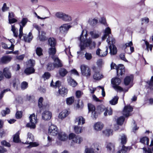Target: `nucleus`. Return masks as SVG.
Segmentation results:
<instances>
[{"mask_svg":"<svg viewBox=\"0 0 153 153\" xmlns=\"http://www.w3.org/2000/svg\"><path fill=\"white\" fill-rule=\"evenodd\" d=\"M93 77L95 80H100L103 77V75L101 72L98 71L95 72Z\"/></svg>","mask_w":153,"mask_h":153,"instance_id":"nucleus-15","label":"nucleus"},{"mask_svg":"<svg viewBox=\"0 0 153 153\" xmlns=\"http://www.w3.org/2000/svg\"><path fill=\"white\" fill-rule=\"evenodd\" d=\"M28 21V19L26 18H23L20 22V25H21L23 27H24L26 23H27Z\"/></svg>","mask_w":153,"mask_h":153,"instance_id":"nucleus-52","label":"nucleus"},{"mask_svg":"<svg viewBox=\"0 0 153 153\" xmlns=\"http://www.w3.org/2000/svg\"><path fill=\"white\" fill-rule=\"evenodd\" d=\"M121 82V80L119 78H115L112 79L111 80V83L113 85V87L115 90L118 91H123V88L119 86Z\"/></svg>","mask_w":153,"mask_h":153,"instance_id":"nucleus-5","label":"nucleus"},{"mask_svg":"<svg viewBox=\"0 0 153 153\" xmlns=\"http://www.w3.org/2000/svg\"><path fill=\"white\" fill-rule=\"evenodd\" d=\"M85 119L82 116H79L76 117L75 120V123L78 125H83L85 123Z\"/></svg>","mask_w":153,"mask_h":153,"instance_id":"nucleus-16","label":"nucleus"},{"mask_svg":"<svg viewBox=\"0 0 153 153\" xmlns=\"http://www.w3.org/2000/svg\"><path fill=\"white\" fill-rule=\"evenodd\" d=\"M13 141L16 143H18L19 142V133L17 132L13 137Z\"/></svg>","mask_w":153,"mask_h":153,"instance_id":"nucleus-47","label":"nucleus"},{"mask_svg":"<svg viewBox=\"0 0 153 153\" xmlns=\"http://www.w3.org/2000/svg\"><path fill=\"white\" fill-rule=\"evenodd\" d=\"M103 127V124L101 122H97L95 123L93 126L94 130L97 131H101Z\"/></svg>","mask_w":153,"mask_h":153,"instance_id":"nucleus-13","label":"nucleus"},{"mask_svg":"<svg viewBox=\"0 0 153 153\" xmlns=\"http://www.w3.org/2000/svg\"><path fill=\"white\" fill-rule=\"evenodd\" d=\"M88 107L89 112H91L92 116H93L95 118V108L94 105L91 104H88Z\"/></svg>","mask_w":153,"mask_h":153,"instance_id":"nucleus-25","label":"nucleus"},{"mask_svg":"<svg viewBox=\"0 0 153 153\" xmlns=\"http://www.w3.org/2000/svg\"><path fill=\"white\" fill-rule=\"evenodd\" d=\"M85 57L87 60H90L92 58L91 54L90 53H86L85 54Z\"/></svg>","mask_w":153,"mask_h":153,"instance_id":"nucleus-59","label":"nucleus"},{"mask_svg":"<svg viewBox=\"0 0 153 153\" xmlns=\"http://www.w3.org/2000/svg\"><path fill=\"white\" fill-rule=\"evenodd\" d=\"M117 76L120 77L124 74L125 69L124 65L122 64H120L117 68Z\"/></svg>","mask_w":153,"mask_h":153,"instance_id":"nucleus-11","label":"nucleus"},{"mask_svg":"<svg viewBox=\"0 0 153 153\" xmlns=\"http://www.w3.org/2000/svg\"><path fill=\"white\" fill-rule=\"evenodd\" d=\"M10 112V109L6 108L5 110H3L1 112V114L3 116H4L7 114H9Z\"/></svg>","mask_w":153,"mask_h":153,"instance_id":"nucleus-49","label":"nucleus"},{"mask_svg":"<svg viewBox=\"0 0 153 153\" xmlns=\"http://www.w3.org/2000/svg\"><path fill=\"white\" fill-rule=\"evenodd\" d=\"M52 58L54 60V65L56 68L62 66V64L61 61L59 58L55 56H52Z\"/></svg>","mask_w":153,"mask_h":153,"instance_id":"nucleus-12","label":"nucleus"},{"mask_svg":"<svg viewBox=\"0 0 153 153\" xmlns=\"http://www.w3.org/2000/svg\"><path fill=\"white\" fill-rule=\"evenodd\" d=\"M69 139L72 140V141L75 143H80L82 141V139L80 136L76 135L74 134L71 133L69 135Z\"/></svg>","mask_w":153,"mask_h":153,"instance_id":"nucleus-7","label":"nucleus"},{"mask_svg":"<svg viewBox=\"0 0 153 153\" xmlns=\"http://www.w3.org/2000/svg\"><path fill=\"white\" fill-rule=\"evenodd\" d=\"M121 143L122 144H125L127 141L126 136L124 134H123L120 136V138Z\"/></svg>","mask_w":153,"mask_h":153,"instance_id":"nucleus-34","label":"nucleus"},{"mask_svg":"<svg viewBox=\"0 0 153 153\" xmlns=\"http://www.w3.org/2000/svg\"><path fill=\"white\" fill-rule=\"evenodd\" d=\"M74 129L75 132L77 134L81 133L83 130L82 127L79 126H75Z\"/></svg>","mask_w":153,"mask_h":153,"instance_id":"nucleus-42","label":"nucleus"},{"mask_svg":"<svg viewBox=\"0 0 153 153\" xmlns=\"http://www.w3.org/2000/svg\"><path fill=\"white\" fill-rule=\"evenodd\" d=\"M68 73V71L64 68H62L59 70V74L60 76L62 77L65 76Z\"/></svg>","mask_w":153,"mask_h":153,"instance_id":"nucleus-31","label":"nucleus"},{"mask_svg":"<svg viewBox=\"0 0 153 153\" xmlns=\"http://www.w3.org/2000/svg\"><path fill=\"white\" fill-rule=\"evenodd\" d=\"M106 148L108 151L113 152L114 151V146L112 143L110 142H106Z\"/></svg>","mask_w":153,"mask_h":153,"instance_id":"nucleus-24","label":"nucleus"},{"mask_svg":"<svg viewBox=\"0 0 153 153\" xmlns=\"http://www.w3.org/2000/svg\"><path fill=\"white\" fill-rule=\"evenodd\" d=\"M49 45L51 47H55L56 43V40L53 38H50L48 39Z\"/></svg>","mask_w":153,"mask_h":153,"instance_id":"nucleus-30","label":"nucleus"},{"mask_svg":"<svg viewBox=\"0 0 153 153\" xmlns=\"http://www.w3.org/2000/svg\"><path fill=\"white\" fill-rule=\"evenodd\" d=\"M30 122L26 124V126L30 128L34 129L38 122L36 116L34 114L30 115L29 117Z\"/></svg>","mask_w":153,"mask_h":153,"instance_id":"nucleus-2","label":"nucleus"},{"mask_svg":"<svg viewBox=\"0 0 153 153\" xmlns=\"http://www.w3.org/2000/svg\"><path fill=\"white\" fill-rule=\"evenodd\" d=\"M27 87L28 83L25 81L23 82L21 84V88L22 90L25 89Z\"/></svg>","mask_w":153,"mask_h":153,"instance_id":"nucleus-48","label":"nucleus"},{"mask_svg":"<svg viewBox=\"0 0 153 153\" xmlns=\"http://www.w3.org/2000/svg\"><path fill=\"white\" fill-rule=\"evenodd\" d=\"M124 120V118L123 116L119 117L117 120V123L118 125H121L123 124Z\"/></svg>","mask_w":153,"mask_h":153,"instance_id":"nucleus-44","label":"nucleus"},{"mask_svg":"<svg viewBox=\"0 0 153 153\" xmlns=\"http://www.w3.org/2000/svg\"><path fill=\"white\" fill-rule=\"evenodd\" d=\"M80 69L81 73L83 76L87 78L90 77L91 74V70L88 66L84 65H81Z\"/></svg>","mask_w":153,"mask_h":153,"instance_id":"nucleus-4","label":"nucleus"},{"mask_svg":"<svg viewBox=\"0 0 153 153\" xmlns=\"http://www.w3.org/2000/svg\"><path fill=\"white\" fill-rule=\"evenodd\" d=\"M53 82L52 80L51 83L50 85L54 88H56L57 87H59L61 86L60 82L59 81H57L55 83V85L53 84Z\"/></svg>","mask_w":153,"mask_h":153,"instance_id":"nucleus-41","label":"nucleus"},{"mask_svg":"<svg viewBox=\"0 0 153 153\" xmlns=\"http://www.w3.org/2000/svg\"><path fill=\"white\" fill-rule=\"evenodd\" d=\"M70 27V26L67 24L62 25L59 27L60 31L62 33H66Z\"/></svg>","mask_w":153,"mask_h":153,"instance_id":"nucleus-17","label":"nucleus"},{"mask_svg":"<svg viewBox=\"0 0 153 153\" xmlns=\"http://www.w3.org/2000/svg\"><path fill=\"white\" fill-rule=\"evenodd\" d=\"M133 45L132 42L131 41H130L126 43L123 46L124 49H126L127 47H130Z\"/></svg>","mask_w":153,"mask_h":153,"instance_id":"nucleus-63","label":"nucleus"},{"mask_svg":"<svg viewBox=\"0 0 153 153\" xmlns=\"http://www.w3.org/2000/svg\"><path fill=\"white\" fill-rule=\"evenodd\" d=\"M48 52L50 55H52L54 56L53 55L55 54L56 53V50L55 47H51L48 49Z\"/></svg>","mask_w":153,"mask_h":153,"instance_id":"nucleus-37","label":"nucleus"},{"mask_svg":"<svg viewBox=\"0 0 153 153\" xmlns=\"http://www.w3.org/2000/svg\"><path fill=\"white\" fill-rule=\"evenodd\" d=\"M62 19L65 21H68L71 20V18L70 16L64 13Z\"/></svg>","mask_w":153,"mask_h":153,"instance_id":"nucleus-58","label":"nucleus"},{"mask_svg":"<svg viewBox=\"0 0 153 153\" xmlns=\"http://www.w3.org/2000/svg\"><path fill=\"white\" fill-rule=\"evenodd\" d=\"M97 109L98 112L100 113L104 111V115L105 116L107 115L108 113L109 115H111L112 113V110L111 108H106L102 105L98 106Z\"/></svg>","mask_w":153,"mask_h":153,"instance_id":"nucleus-3","label":"nucleus"},{"mask_svg":"<svg viewBox=\"0 0 153 153\" xmlns=\"http://www.w3.org/2000/svg\"><path fill=\"white\" fill-rule=\"evenodd\" d=\"M107 42L110 45H113L115 43V40L114 38L112 36H109L107 39Z\"/></svg>","mask_w":153,"mask_h":153,"instance_id":"nucleus-29","label":"nucleus"},{"mask_svg":"<svg viewBox=\"0 0 153 153\" xmlns=\"http://www.w3.org/2000/svg\"><path fill=\"white\" fill-rule=\"evenodd\" d=\"M120 58L121 59L125 62H128V60L126 59L125 56V53H121L120 55Z\"/></svg>","mask_w":153,"mask_h":153,"instance_id":"nucleus-61","label":"nucleus"},{"mask_svg":"<svg viewBox=\"0 0 153 153\" xmlns=\"http://www.w3.org/2000/svg\"><path fill=\"white\" fill-rule=\"evenodd\" d=\"M48 133L50 135L56 136L58 133L57 127L54 125L51 124L49 127Z\"/></svg>","mask_w":153,"mask_h":153,"instance_id":"nucleus-8","label":"nucleus"},{"mask_svg":"<svg viewBox=\"0 0 153 153\" xmlns=\"http://www.w3.org/2000/svg\"><path fill=\"white\" fill-rule=\"evenodd\" d=\"M64 13L62 12H58L55 14V16L59 18L62 19Z\"/></svg>","mask_w":153,"mask_h":153,"instance_id":"nucleus-57","label":"nucleus"},{"mask_svg":"<svg viewBox=\"0 0 153 153\" xmlns=\"http://www.w3.org/2000/svg\"><path fill=\"white\" fill-rule=\"evenodd\" d=\"M87 30L85 29L83 30L79 38L80 41V48L82 50L86 47H88L91 49L94 48L95 47L96 43L95 42L92 41L90 38L87 39Z\"/></svg>","mask_w":153,"mask_h":153,"instance_id":"nucleus-1","label":"nucleus"},{"mask_svg":"<svg viewBox=\"0 0 153 153\" xmlns=\"http://www.w3.org/2000/svg\"><path fill=\"white\" fill-rule=\"evenodd\" d=\"M128 149L124 146H123L121 150L117 152V153H126Z\"/></svg>","mask_w":153,"mask_h":153,"instance_id":"nucleus-45","label":"nucleus"},{"mask_svg":"<svg viewBox=\"0 0 153 153\" xmlns=\"http://www.w3.org/2000/svg\"><path fill=\"white\" fill-rule=\"evenodd\" d=\"M32 35L30 32L29 33L28 36H24V39L26 42H29L32 39Z\"/></svg>","mask_w":153,"mask_h":153,"instance_id":"nucleus-35","label":"nucleus"},{"mask_svg":"<svg viewBox=\"0 0 153 153\" xmlns=\"http://www.w3.org/2000/svg\"><path fill=\"white\" fill-rule=\"evenodd\" d=\"M36 52L38 56H41L42 55V50L40 48H37L36 50Z\"/></svg>","mask_w":153,"mask_h":153,"instance_id":"nucleus-53","label":"nucleus"},{"mask_svg":"<svg viewBox=\"0 0 153 153\" xmlns=\"http://www.w3.org/2000/svg\"><path fill=\"white\" fill-rule=\"evenodd\" d=\"M85 153H94V151L91 148H86L85 150Z\"/></svg>","mask_w":153,"mask_h":153,"instance_id":"nucleus-64","label":"nucleus"},{"mask_svg":"<svg viewBox=\"0 0 153 153\" xmlns=\"http://www.w3.org/2000/svg\"><path fill=\"white\" fill-rule=\"evenodd\" d=\"M132 80V76H127L124 79V83L125 85H127Z\"/></svg>","mask_w":153,"mask_h":153,"instance_id":"nucleus-38","label":"nucleus"},{"mask_svg":"<svg viewBox=\"0 0 153 153\" xmlns=\"http://www.w3.org/2000/svg\"><path fill=\"white\" fill-rule=\"evenodd\" d=\"M103 135L109 137L112 134V130L109 128H106L102 131Z\"/></svg>","mask_w":153,"mask_h":153,"instance_id":"nucleus-23","label":"nucleus"},{"mask_svg":"<svg viewBox=\"0 0 153 153\" xmlns=\"http://www.w3.org/2000/svg\"><path fill=\"white\" fill-rule=\"evenodd\" d=\"M12 59V58L10 56H4L0 59V64H6L9 62Z\"/></svg>","mask_w":153,"mask_h":153,"instance_id":"nucleus-19","label":"nucleus"},{"mask_svg":"<svg viewBox=\"0 0 153 153\" xmlns=\"http://www.w3.org/2000/svg\"><path fill=\"white\" fill-rule=\"evenodd\" d=\"M11 30L13 32L14 36L16 37H17L18 36V33L16 28H15V26L12 25L11 26Z\"/></svg>","mask_w":153,"mask_h":153,"instance_id":"nucleus-43","label":"nucleus"},{"mask_svg":"<svg viewBox=\"0 0 153 153\" xmlns=\"http://www.w3.org/2000/svg\"><path fill=\"white\" fill-rule=\"evenodd\" d=\"M74 97H71L66 99V103L68 105H71L74 102Z\"/></svg>","mask_w":153,"mask_h":153,"instance_id":"nucleus-39","label":"nucleus"},{"mask_svg":"<svg viewBox=\"0 0 153 153\" xmlns=\"http://www.w3.org/2000/svg\"><path fill=\"white\" fill-rule=\"evenodd\" d=\"M3 72L4 76L6 78H10L11 76V74L9 71V68L6 67L4 68L3 70Z\"/></svg>","mask_w":153,"mask_h":153,"instance_id":"nucleus-22","label":"nucleus"},{"mask_svg":"<svg viewBox=\"0 0 153 153\" xmlns=\"http://www.w3.org/2000/svg\"><path fill=\"white\" fill-rule=\"evenodd\" d=\"M23 27L21 25H20V28L19 29V37L21 39L23 36Z\"/></svg>","mask_w":153,"mask_h":153,"instance_id":"nucleus-62","label":"nucleus"},{"mask_svg":"<svg viewBox=\"0 0 153 153\" xmlns=\"http://www.w3.org/2000/svg\"><path fill=\"white\" fill-rule=\"evenodd\" d=\"M143 152L144 153H153V147L152 150L149 148L147 149L145 148H143Z\"/></svg>","mask_w":153,"mask_h":153,"instance_id":"nucleus-56","label":"nucleus"},{"mask_svg":"<svg viewBox=\"0 0 153 153\" xmlns=\"http://www.w3.org/2000/svg\"><path fill=\"white\" fill-rule=\"evenodd\" d=\"M108 53V48L106 47L105 50H101L98 48L96 51V54L98 56L101 57L105 56Z\"/></svg>","mask_w":153,"mask_h":153,"instance_id":"nucleus-10","label":"nucleus"},{"mask_svg":"<svg viewBox=\"0 0 153 153\" xmlns=\"http://www.w3.org/2000/svg\"><path fill=\"white\" fill-rule=\"evenodd\" d=\"M68 90L65 87H62L58 90L59 94L62 96H64V95L67 94Z\"/></svg>","mask_w":153,"mask_h":153,"instance_id":"nucleus-32","label":"nucleus"},{"mask_svg":"<svg viewBox=\"0 0 153 153\" xmlns=\"http://www.w3.org/2000/svg\"><path fill=\"white\" fill-rule=\"evenodd\" d=\"M89 33L92 38L93 39H97L101 35V33L99 32L96 30L90 31Z\"/></svg>","mask_w":153,"mask_h":153,"instance_id":"nucleus-18","label":"nucleus"},{"mask_svg":"<svg viewBox=\"0 0 153 153\" xmlns=\"http://www.w3.org/2000/svg\"><path fill=\"white\" fill-rule=\"evenodd\" d=\"M104 34L108 36L111 33V29L109 27L106 28L104 30Z\"/></svg>","mask_w":153,"mask_h":153,"instance_id":"nucleus-51","label":"nucleus"},{"mask_svg":"<svg viewBox=\"0 0 153 153\" xmlns=\"http://www.w3.org/2000/svg\"><path fill=\"white\" fill-rule=\"evenodd\" d=\"M68 114V111L66 110H65L59 114L58 117L59 119H62L65 118Z\"/></svg>","mask_w":153,"mask_h":153,"instance_id":"nucleus-27","label":"nucleus"},{"mask_svg":"<svg viewBox=\"0 0 153 153\" xmlns=\"http://www.w3.org/2000/svg\"><path fill=\"white\" fill-rule=\"evenodd\" d=\"M68 81L69 84L73 87H75L77 85V82L71 77L68 78Z\"/></svg>","mask_w":153,"mask_h":153,"instance_id":"nucleus-33","label":"nucleus"},{"mask_svg":"<svg viewBox=\"0 0 153 153\" xmlns=\"http://www.w3.org/2000/svg\"><path fill=\"white\" fill-rule=\"evenodd\" d=\"M46 33L44 31H42L41 32L39 31L38 38L40 41H45L47 39V38L45 36Z\"/></svg>","mask_w":153,"mask_h":153,"instance_id":"nucleus-20","label":"nucleus"},{"mask_svg":"<svg viewBox=\"0 0 153 153\" xmlns=\"http://www.w3.org/2000/svg\"><path fill=\"white\" fill-rule=\"evenodd\" d=\"M140 142L142 143L148 145L149 144V139L147 137H144L140 139Z\"/></svg>","mask_w":153,"mask_h":153,"instance_id":"nucleus-40","label":"nucleus"},{"mask_svg":"<svg viewBox=\"0 0 153 153\" xmlns=\"http://www.w3.org/2000/svg\"><path fill=\"white\" fill-rule=\"evenodd\" d=\"M35 61L34 60L32 59H30L28 61L27 66H30L31 67L34 66L35 65Z\"/></svg>","mask_w":153,"mask_h":153,"instance_id":"nucleus-54","label":"nucleus"},{"mask_svg":"<svg viewBox=\"0 0 153 153\" xmlns=\"http://www.w3.org/2000/svg\"><path fill=\"white\" fill-rule=\"evenodd\" d=\"M109 48L110 50V53L111 55H114L117 54V49L116 47L114 45H110Z\"/></svg>","mask_w":153,"mask_h":153,"instance_id":"nucleus-26","label":"nucleus"},{"mask_svg":"<svg viewBox=\"0 0 153 153\" xmlns=\"http://www.w3.org/2000/svg\"><path fill=\"white\" fill-rule=\"evenodd\" d=\"M51 76L50 74L48 72H45L42 76V77L44 80L48 79Z\"/></svg>","mask_w":153,"mask_h":153,"instance_id":"nucleus-55","label":"nucleus"},{"mask_svg":"<svg viewBox=\"0 0 153 153\" xmlns=\"http://www.w3.org/2000/svg\"><path fill=\"white\" fill-rule=\"evenodd\" d=\"M52 117V114L49 111H44L42 114V118L45 120H50Z\"/></svg>","mask_w":153,"mask_h":153,"instance_id":"nucleus-14","label":"nucleus"},{"mask_svg":"<svg viewBox=\"0 0 153 153\" xmlns=\"http://www.w3.org/2000/svg\"><path fill=\"white\" fill-rule=\"evenodd\" d=\"M145 42V44L146 45V48L147 50V51H149V48L150 50L151 51L152 50V48L153 47V45L152 44L150 45L149 43L147 41H145V40H143Z\"/></svg>","mask_w":153,"mask_h":153,"instance_id":"nucleus-46","label":"nucleus"},{"mask_svg":"<svg viewBox=\"0 0 153 153\" xmlns=\"http://www.w3.org/2000/svg\"><path fill=\"white\" fill-rule=\"evenodd\" d=\"M118 99L119 97L117 96H115L109 101V103L111 105H114L117 103Z\"/></svg>","mask_w":153,"mask_h":153,"instance_id":"nucleus-36","label":"nucleus"},{"mask_svg":"<svg viewBox=\"0 0 153 153\" xmlns=\"http://www.w3.org/2000/svg\"><path fill=\"white\" fill-rule=\"evenodd\" d=\"M58 138L61 140L64 141L68 138V136L63 132H59L58 133Z\"/></svg>","mask_w":153,"mask_h":153,"instance_id":"nucleus-21","label":"nucleus"},{"mask_svg":"<svg viewBox=\"0 0 153 153\" xmlns=\"http://www.w3.org/2000/svg\"><path fill=\"white\" fill-rule=\"evenodd\" d=\"M55 68H56L54 66V65H53V64L51 63H49L47 65V69L48 71L52 70L54 69Z\"/></svg>","mask_w":153,"mask_h":153,"instance_id":"nucleus-50","label":"nucleus"},{"mask_svg":"<svg viewBox=\"0 0 153 153\" xmlns=\"http://www.w3.org/2000/svg\"><path fill=\"white\" fill-rule=\"evenodd\" d=\"M2 47L4 48H8L11 50H13L14 45L13 44H12L11 46L9 48L7 47V45L4 43H2Z\"/></svg>","mask_w":153,"mask_h":153,"instance_id":"nucleus-60","label":"nucleus"},{"mask_svg":"<svg viewBox=\"0 0 153 153\" xmlns=\"http://www.w3.org/2000/svg\"><path fill=\"white\" fill-rule=\"evenodd\" d=\"M133 108L130 106H126L124 108L123 114L126 117L129 116L131 115L130 112L133 111Z\"/></svg>","mask_w":153,"mask_h":153,"instance_id":"nucleus-9","label":"nucleus"},{"mask_svg":"<svg viewBox=\"0 0 153 153\" xmlns=\"http://www.w3.org/2000/svg\"><path fill=\"white\" fill-rule=\"evenodd\" d=\"M34 140V137L32 134L28 133L27 135V143L29 144L27 146L28 148H30L32 147H36L39 145V144L37 143H33L32 142Z\"/></svg>","mask_w":153,"mask_h":153,"instance_id":"nucleus-6","label":"nucleus"},{"mask_svg":"<svg viewBox=\"0 0 153 153\" xmlns=\"http://www.w3.org/2000/svg\"><path fill=\"white\" fill-rule=\"evenodd\" d=\"M35 72L34 69L32 67H27L25 69L24 72L27 75H29L34 73Z\"/></svg>","mask_w":153,"mask_h":153,"instance_id":"nucleus-28","label":"nucleus"}]
</instances>
